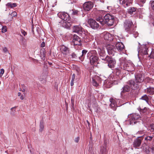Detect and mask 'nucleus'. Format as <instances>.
I'll list each match as a JSON object with an SVG mask.
<instances>
[{"instance_id": "f257e3e1", "label": "nucleus", "mask_w": 154, "mask_h": 154, "mask_svg": "<svg viewBox=\"0 0 154 154\" xmlns=\"http://www.w3.org/2000/svg\"><path fill=\"white\" fill-rule=\"evenodd\" d=\"M129 119L126 121V123L130 125H134L140 119V116L139 114L134 113L131 114L129 116Z\"/></svg>"}, {"instance_id": "f03ea898", "label": "nucleus", "mask_w": 154, "mask_h": 154, "mask_svg": "<svg viewBox=\"0 0 154 154\" xmlns=\"http://www.w3.org/2000/svg\"><path fill=\"white\" fill-rule=\"evenodd\" d=\"M88 58L90 60V63L93 64L97 62L98 57L96 51L95 50L89 51L87 54Z\"/></svg>"}, {"instance_id": "7ed1b4c3", "label": "nucleus", "mask_w": 154, "mask_h": 154, "mask_svg": "<svg viewBox=\"0 0 154 154\" xmlns=\"http://www.w3.org/2000/svg\"><path fill=\"white\" fill-rule=\"evenodd\" d=\"M120 66L121 69L127 70L128 72L133 71L134 69L133 64L125 61L121 62Z\"/></svg>"}, {"instance_id": "20e7f679", "label": "nucleus", "mask_w": 154, "mask_h": 154, "mask_svg": "<svg viewBox=\"0 0 154 154\" xmlns=\"http://www.w3.org/2000/svg\"><path fill=\"white\" fill-rule=\"evenodd\" d=\"M124 26L125 31L128 33L131 34L134 32V25L131 20H125Z\"/></svg>"}, {"instance_id": "39448f33", "label": "nucleus", "mask_w": 154, "mask_h": 154, "mask_svg": "<svg viewBox=\"0 0 154 154\" xmlns=\"http://www.w3.org/2000/svg\"><path fill=\"white\" fill-rule=\"evenodd\" d=\"M57 15L62 20L61 22L62 23L63 22L64 25L63 26L66 25L68 21L69 20V15L66 13L63 12L58 13Z\"/></svg>"}, {"instance_id": "423d86ee", "label": "nucleus", "mask_w": 154, "mask_h": 154, "mask_svg": "<svg viewBox=\"0 0 154 154\" xmlns=\"http://www.w3.org/2000/svg\"><path fill=\"white\" fill-rule=\"evenodd\" d=\"M105 23H106L108 26H112L114 22V16L108 14L104 17Z\"/></svg>"}, {"instance_id": "0eeeda50", "label": "nucleus", "mask_w": 154, "mask_h": 154, "mask_svg": "<svg viewBox=\"0 0 154 154\" xmlns=\"http://www.w3.org/2000/svg\"><path fill=\"white\" fill-rule=\"evenodd\" d=\"M102 60L107 61L108 63V66L111 68H113L116 63L115 60L112 58L107 56L105 58H101Z\"/></svg>"}, {"instance_id": "6e6552de", "label": "nucleus", "mask_w": 154, "mask_h": 154, "mask_svg": "<svg viewBox=\"0 0 154 154\" xmlns=\"http://www.w3.org/2000/svg\"><path fill=\"white\" fill-rule=\"evenodd\" d=\"M88 23L91 27L94 29H97L99 26V25L95 20L90 19L88 20Z\"/></svg>"}, {"instance_id": "1a4fd4ad", "label": "nucleus", "mask_w": 154, "mask_h": 154, "mask_svg": "<svg viewBox=\"0 0 154 154\" xmlns=\"http://www.w3.org/2000/svg\"><path fill=\"white\" fill-rule=\"evenodd\" d=\"M94 5L91 2H85L83 5V9L86 11H88L92 9Z\"/></svg>"}, {"instance_id": "9d476101", "label": "nucleus", "mask_w": 154, "mask_h": 154, "mask_svg": "<svg viewBox=\"0 0 154 154\" xmlns=\"http://www.w3.org/2000/svg\"><path fill=\"white\" fill-rule=\"evenodd\" d=\"M116 100L113 99H112L110 100L111 104L110 105V107L112 108L114 110H116V107L120 106H121L122 104L118 105L117 104L118 100Z\"/></svg>"}, {"instance_id": "9b49d317", "label": "nucleus", "mask_w": 154, "mask_h": 154, "mask_svg": "<svg viewBox=\"0 0 154 154\" xmlns=\"http://www.w3.org/2000/svg\"><path fill=\"white\" fill-rule=\"evenodd\" d=\"M143 140L142 137H138L134 140L133 143V146L136 148H138V147L140 146Z\"/></svg>"}, {"instance_id": "f8f14e48", "label": "nucleus", "mask_w": 154, "mask_h": 154, "mask_svg": "<svg viewBox=\"0 0 154 154\" xmlns=\"http://www.w3.org/2000/svg\"><path fill=\"white\" fill-rule=\"evenodd\" d=\"M81 44L80 38L77 35H74L72 42V44L73 45H80Z\"/></svg>"}, {"instance_id": "ddd939ff", "label": "nucleus", "mask_w": 154, "mask_h": 154, "mask_svg": "<svg viewBox=\"0 0 154 154\" xmlns=\"http://www.w3.org/2000/svg\"><path fill=\"white\" fill-rule=\"evenodd\" d=\"M107 50L108 51V54L113 56L114 55L115 53L116 52V49L115 47L112 45H109L107 48Z\"/></svg>"}, {"instance_id": "4468645a", "label": "nucleus", "mask_w": 154, "mask_h": 154, "mask_svg": "<svg viewBox=\"0 0 154 154\" xmlns=\"http://www.w3.org/2000/svg\"><path fill=\"white\" fill-rule=\"evenodd\" d=\"M148 45H143L141 47V49L138 50V52L142 53L143 54H148Z\"/></svg>"}, {"instance_id": "2eb2a0df", "label": "nucleus", "mask_w": 154, "mask_h": 154, "mask_svg": "<svg viewBox=\"0 0 154 154\" xmlns=\"http://www.w3.org/2000/svg\"><path fill=\"white\" fill-rule=\"evenodd\" d=\"M61 52L64 55H67L69 53V48L64 45H62L60 48Z\"/></svg>"}, {"instance_id": "dca6fc26", "label": "nucleus", "mask_w": 154, "mask_h": 154, "mask_svg": "<svg viewBox=\"0 0 154 154\" xmlns=\"http://www.w3.org/2000/svg\"><path fill=\"white\" fill-rule=\"evenodd\" d=\"M116 48L119 51H122L124 49V46L121 42H118L116 43Z\"/></svg>"}, {"instance_id": "f3484780", "label": "nucleus", "mask_w": 154, "mask_h": 154, "mask_svg": "<svg viewBox=\"0 0 154 154\" xmlns=\"http://www.w3.org/2000/svg\"><path fill=\"white\" fill-rule=\"evenodd\" d=\"M153 133L152 136H149L148 135H146V137H145L144 141V143L145 144H147L150 141H151L154 137Z\"/></svg>"}, {"instance_id": "a211bd4d", "label": "nucleus", "mask_w": 154, "mask_h": 154, "mask_svg": "<svg viewBox=\"0 0 154 154\" xmlns=\"http://www.w3.org/2000/svg\"><path fill=\"white\" fill-rule=\"evenodd\" d=\"M83 30V29L80 25L74 26L73 28V31L74 32L81 33Z\"/></svg>"}, {"instance_id": "6ab92c4d", "label": "nucleus", "mask_w": 154, "mask_h": 154, "mask_svg": "<svg viewBox=\"0 0 154 154\" xmlns=\"http://www.w3.org/2000/svg\"><path fill=\"white\" fill-rule=\"evenodd\" d=\"M102 35L104 39L106 40H111L112 39L111 38V35L108 32H104L102 34Z\"/></svg>"}, {"instance_id": "aec40b11", "label": "nucleus", "mask_w": 154, "mask_h": 154, "mask_svg": "<svg viewBox=\"0 0 154 154\" xmlns=\"http://www.w3.org/2000/svg\"><path fill=\"white\" fill-rule=\"evenodd\" d=\"M133 0H119L120 3L123 5L125 7L128 6L131 3Z\"/></svg>"}, {"instance_id": "412c9836", "label": "nucleus", "mask_w": 154, "mask_h": 154, "mask_svg": "<svg viewBox=\"0 0 154 154\" xmlns=\"http://www.w3.org/2000/svg\"><path fill=\"white\" fill-rule=\"evenodd\" d=\"M136 81L137 82L141 83L143 81V79L142 77V75L141 74H139L135 75Z\"/></svg>"}, {"instance_id": "4be33fe9", "label": "nucleus", "mask_w": 154, "mask_h": 154, "mask_svg": "<svg viewBox=\"0 0 154 154\" xmlns=\"http://www.w3.org/2000/svg\"><path fill=\"white\" fill-rule=\"evenodd\" d=\"M104 48L101 47L98 49V51L99 55L101 57H104L105 56L106 53Z\"/></svg>"}, {"instance_id": "5701e85b", "label": "nucleus", "mask_w": 154, "mask_h": 154, "mask_svg": "<svg viewBox=\"0 0 154 154\" xmlns=\"http://www.w3.org/2000/svg\"><path fill=\"white\" fill-rule=\"evenodd\" d=\"M96 19L97 21L99 22L102 25H104L105 24L104 19H103L102 16H97L96 18Z\"/></svg>"}, {"instance_id": "b1692460", "label": "nucleus", "mask_w": 154, "mask_h": 154, "mask_svg": "<svg viewBox=\"0 0 154 154\" xmlns=\"http://www.w3.org/2000/svg\"><path fill=\"white\" fill-rule=\"evenodd\" d=\"M123 69H121V67L119 66V67L118 68H116L115 70V72L117 75L119 76L121 72Z\"/></svg>"}, {"instance_id": "393cba45", "label": "nucleus", "mask_w": 154, "mask_h": 154, "mask_svg": "<svg viewBox=\"0 0 154 154\" xmlns=\"http://www.w3.org/2000/svg\"><path fill=\"white\" fill-rule=\"evenodd\" d=\"M147 93L150 94H154V88L151 87L147 88Z\"/></svg>"}, {"instance_id": "a878e982", "label": "nucleus", "mask_w": 154, "mask_h": 154, "mask_svg": "<svg viewBox=\"0 0 154 154\" xmlns=\"http://www.w3.org/2000/svg\"><path fill=\"white\" fill-rule=\"evenodd\" d=\"M44 128V124L43 120H42L40 121V128L39 131L40 132H42L43 131Z\"/></svg>"}, {"instance_id": "bb28decb", "label": "nucleus", "mask_w": 154, "mask_h": 154, "mask_svg": "<svg viewBox=\"0 0 154 154\" xmlns=\"http://www.w3.org/2000/svg\"><path fill=\"white\" fill-rule=\"evenodd\" d=\"M147 130L151 132L154 131V124H151L147 128Z\"/></svg>"}, {"instance_id": "cd10ccee", "label": "nucleus", "mask_w": 154, "mask_h": 154, "mask_svg": "<svg viewBox=\"0 0 154 154\" xmlns=\"http://www.w3.org/2000/svg\"><path fill=\"white\" fill-rule=\"evenodd\" d=\"M130 89V87L128 85H125L122 88L123 90L122 91V92L128 91H129Z\"/></svg>"}, {"instance_id": "c85d7f7f", "label": "nucleus", "mask_w": 154, "mask_h": 154, "mask_svg": "<svg viewBox=\"0 0 154 154\" xmlns=\"http://www.w3.org/2000/svg\"><path fill=\"white\" fill-rule=\"evenodd\" d=\"M8 7H10L11 8H13L14 7H15L17 6L16 4V3H12L11 2L8 3L6 5Z\"/></svg>"}, {"instance_id": "c756f323", "label": "nucleus", "mask_w": 154, "mask_h": 154, "mask_svg": "<svg viewBox=\"0 0 154 154\" xmlns=\"http://www.w3.org/2000/svg\"><path fill=\"white\" fill-rule=\"evenodd\" d=\"M78 11L75 9L70 10L69 11V13L72 15H76L78 13Z\"/></svg>"}, {"instance_id": "7c9ffc66", "label": "nucleus", "mask_w": 154, "mask_h": 154, "mask_svg": "<svg viewBox=\"0 0 154 154\" xmlns=\"http://www.w3.org/2000/svg\"><path fill=\"white\" fill-rule=\"evenodd\" d=\"M141 99L143 100H145L147 103H148L149 98L147 95L145 94L143 96H142L141 97Z\"/></svg>"}, {"instance_id": "2f4dec72", "label": "nucleus", "mask_w": 154, "mask_h": 154, "mask_svg": "<svg viewBox=\"0 0 154 154\" xmlns=\"http://www.w3.org/2000/svg\"><path fill=\"white\" fill-rule=\"evenodd\" d=\"M136 11V9L134 8H131L130 9H129L128 10V13L131 14H133V12H134Z\"/></svg>"}, {"instance_id": "473e14b6", "label": "nucleus", "mask_w": 154, "mask_h": 154, "mask_svg": "<svg viewBox=\"0 0 154 154\" xmlns=\"http://www.w3.org/2000/svg\"><path fill=\"white\" fill-rule=\"evenodd\" d=\"M145 152L147 154H149L150 152L151 153V148L150 146H148V147L145 148Z\"/></svg>"}, {"instance_id": "72a5a7b5", "label": "nucleus", "mask_w": 154, "mask_h": 154, "mask_svg": "<svg viewBox=\"0 0 154 154\" xmlns=\"http://www.w3.org/2000/svg\"><path fill=\"white\" fill-rule=\"evenodd\" d=\"M75 96L74 95L72 96L71 98V102L72 106L73 107L74 106V100H75Z\"/></svg>"}, {"instance_id": "f704fd0d", "label": "nucleus", "mask_w": 154, "mask_h": 154, "mask_svg": "<svg viewBox=\"0 0 154 154\" xmlns=\"http://www.w3.org/2000/svg\"><path fill=\"white\" fill-rule=\"evenodd\" d=\"M92 84L94 86L97 87L98 85V84L96 81L94 79H92Z\"/></svg>"}, {"instance_id": "c9c22d12", "label": "nucleus", "mask_w": 154, "mask_h": 154, "mask_svg": "<svg viewBox=\"0 0 154 154\" xmlns=\"http://www.w3.org/2000/svg\"><path fill=\"white\" fill-rule=\"evenodd\" d=\"M102 154H106L107 150L106 148H103L101 150Z\"/></svg>"}, {"instance_id": "e433bc0d", "label": "nucleus", "mask_w": 154, "mask_h": 154, "mask_svg": "<svg viewBox=\"0 0 154 154\" xmlns=\"http://www.w3.org/2000/svg\"><path fill=\"white\" fill-rule=\"evenodd\" d=\"M148 81L150 83H151L153 85H154V79H152L150 78H148Z\"/></svg>"}, {"instance_id": "4c0bfd02", "label": "nucleus", "mask_w": 154, "mask_h": 154, "mask_svg": "<svg viewBox=\"0 0 154 154\" xmlns=\"http://www.w3.org/2000/svg\"><path fill=\"white\" fill-rule=\"evenodd\" d=\"M10 14L13 17H15L17 15V12L15 11L12 12Z\"/></svg>"}, {"instance_id": "58836bf2", "label": "nucleus", "mask_w": 154, "mask_h": 154, "mask_svg": "<svg viewBox=\"0 0 154 154\" xmlns=\"http://www.w3.org/2000/svg\"><path fill=\"white\" fill-rule=\"evenodd\" d=\"M128 84H129L131 86L132 85L134 86V85L135 82L134 81L130 80L128 82Z\"/></svg>"}, {"instance_id": "ea45409f", "label": "nucleus", "mask_w": 154, "mask_h": 154, "mask_svg": "<svg viewBox=\"0 0 154 154\" xmlns=\"http://www.w3.org/2000/svg\"><path fill=\"white\" fill-rule=\"evenodd\" d=\"M151 148V153H154V145L150 146Z\"/></svg>"}, {"instance_id": "a19ab883", "label": "nucleus", "mask_w": 154, "mask_h": 154, "mask_svg": "<svg viewBox=\"0 0 154 154\" xmlns=\"http://www.w3.org/2000/svg\"><path fill=\"white\" fill-rule=\"evenodd\" d=\"M4 70L3 69H1L0 73V77H1L4 73Z\"/></svg>"}, {"instance_id": "79ce46f5", "label": "nucleus", "mask_w": 154, "mask_h": 154, "mask_svg": "<svg viewBox=\"0 0 154 154\" xmlns=\"http://www.w3.org/2000/svg\"><path fill=\"white\" fill-rule=\"evenodd\" d=\"M151 6L152 9L154 11V1H152L150 2Z\"/></svg>"}, {"instance_id": "37998d69", "label": "nucleus", "mask_w": 154, "mask_h": 154, "mask_svg": "<svg viewBox=\"0 0 154 154\" xmlns=\"http://www.w3.org/2000/svg\"><path fill=\"white\" fill-rule=\"evenodd\" d=\"M21 40L23 42V44H25L26 42V39L24 38L23 37H22L21 38Z\"/></svg>"}, {"instance_id": "c03bdc74", "label": "nucleus", "mask_w": 154, "mask_h": 154, "mask_svg": "<svg viewBox=\"0 0 154 154\" xmlns=\"http://www.w3.org/2000/svg\"><path fill=\"white\" fill-rule=\"evenodd\" d=\"M150 57L151 58H154V52L152 51L150 55Z\"/></svg>"}, {"instance_id": "a18cd8bd", "label": "nucleus", "mask_w": 154, "mask_h": 154, "mask_svg": "<svg viewBox=\"0 0 154 154\" xmlns=\"http://www.w3.org/2000/svg\"><path fill=\"white\" fill-rule=\"evenodd\" d=\"M79 139H80L79 137H76V138H75V141L76 143H77L79 141Z\"/></svg>"}, {"instance_id": "49530a36", "label": "nucleus", "mask_w": 154, "mask_h": 154, "mask_svg": "<svg viewBox=\"0 0 154 154\" xmlns=\"http://www.w3.org/2000/svg\"><path fill=\"white\" fill-rule=\"evenodd\" d=\"M21 33L24 36H25L27 35V33L24 30H22L21 31Z\"/></svg>"}, {"instance_id": "de8ad7c7", "label": "nucleus", "mask_w": 154, "mask_h": 154, "mask_svg": "<svg viewBox=\"0 0 154 154\" xmlns=\"http://www.w3.org/2000/svg\"><path fill=\"white\" fill-rule=\"evenodd\" d=\"M7 31L6 29V27H3L2 28V32L3 33H5Z\"/></svg>"}, {"instance_id": "09e8293b", "label": "nucleus", "mask_w": 154, "mask_h": 154, "mask_svg": "<svg viewBox=\"0 0 154 154\" xmlns=\"http://www.w3.org/2000/svg\"><path fill=\"white\" fill-rule=\"evenodd\" d=\"M87 52V51L85 50H83L82 51V56H83Z\"/></svg>"}, {"instance_id": "8fccbe9b", "label": "nucleus", "mask_w": 154, "mask_h": 154, "mask_svg": "<svg viewBox=\"0 0 154 154\" xmlns=\"http://www.w3.org/2000/svg\"><path fill=\"white\" fill-rule=\"evenodd\" d=\"M75 74H73V75H72V80H71L72 81H74V79H75Z\"/></svg>"}, {"instance_id": "3c124183", "label": "nucleus", "mask_w": 154, "mask_h": 154, "mask_svg": "<svg viewBox=\"0 0 154 154\" xmlns=\"http://www.w3.org/2000/svg\"><path fill=\"white\" fill-rule=\"evenodd\" d=\"M3 51V52L5 53H7L8 51L6 47L4 48Z\"/></svg>"}, {"instance_id": "603ef678", "label": "nucleus", "mask_w": 154, "mask_h": 154, "mask_svg": "<svg viewBox=\"0 0 154 154\" xmlns=\"http://www.w3.org/2000/svg\"><path fill=\"white\" fill-rule=\"evenodd\" d=\"M45 46V43L44 42H43L42 43L41 45V47L42 48H43Z\"/></svg>"}, {"instance_id": "864d4df0", "label": "nucleus", "mask_w": 154, "mask_h": 154, "mask_svg": "<svg viewBox=\"0 0 154 154\" xmlns=\"http://www.w3.org/2000/svg\"><path fill=\"white\" fill-rule=\"evenodd\" d=\"M134 33L135 34V35H136V36H135V37L138 35V33L137 32H134L132 34H134Z\"/></svg>"}, {"instance_id": "5fc2aeb1", "label": "nucleus", "mask_w": 154, "mask_h": 154, "mask_svg": "<svg viewBox=\"0 0 154 154\" xmlns=\"http://www.w3.org/2000/svg\"><path fill=\"white\" fill-rule=\"evenodd\" d=\"M92 147L90 146L89 148L88 151L90 152H91L92 151Z\"/></svg>"}, {"instance_id": "6e6d98bb", "label": "nucleus", "mask_w": 154, "mask_h": 154, "mask_svg": "<svg viewBox=\"0 0 154 154\" xmlns=\"http://www.w3.org/2000/svg\"><path fill=\"white\" fill-rule=\"evenodd\" d=\"M141 2H142V3H145L146 0H139Z\"/></svg>"}, {"instance_id": "4d7b16f0", "label": "nucleus", "mask_w": 154, "mask_h": 154, "mask_svg": "<svg viewBox=\"0 0 154 154\" xmlns=\"http://www.w3.org/2000/svg\"><path fill=\"white\" fill-rule=\"evenodd\" d=\"M74 85V81H71V86H73Z\"/></svg>"}, {"instance_id": "13d9d810", "label": "nucleus", "mask_w": 154, "mask_h": 154, "mask_svg": "<svg viewBox=\"0 0 154 154\" xmlns=\"http://www.w3.org/2000/svg\"><path fill=\"white\" fill-rule=\"evenodd\" d=\"M33 29H34V26H33V25H32L31 27V29H32V31L33 33H34Z\"/></svg>"}, {"instance_id": "bf43d9fd", "label": "nucleus", "mask_w": 154, "mask_h": 154, "mask_svg": "<svg viewBox=\"0 0 154 154\" xmlns=\"http://www.w3.org/2000/svg\"><path fill=\"white\" fill-rule=\"evenodd\" d=\"M20 99L21 100H23L24 99V97L23 95H21L20 97Z\"/></svg>"}, {"instance_id": "052dcab7", "label": "nucleus", "mask_w": 154, "mask_h": 154, "mask_svg": "<svg viewBox=\"0 0 154 154\" xmlns=\"http://www.w3.org/2000/svg\"><path fill=\"white\" fill-rule=\"evenodd\" d=\"M146 110V108H144V110H143V109H141V111H140L141 112H143L142 111H145Z\"/></svg>"}, {"instance_id": "680f3d73", "label": "nucleus", "mask_w": 154, "mask_h": 154, "mask_svg": "<svg viewBox=\"0 0 154 154\" xmlns=\"http://www.w3.org/2000/svg\"><path fill=\"white\" fill-rule=\"evenodd\" d=\"M100 2H102V3H103L104 2V0H100Z\"/></svg>"}, {"instance_id": "e2e57ef3", "label": "nucleus", "mask_w": 154, "mask_h": 154, "mask_svg": "<svg viewBox=\"0 0 154 154\" xmlns=\"http://www.w3.org/2000/svg\"><path fill=\"white\" fill-rule=\"evenodd\" d=\"M21 93L20 92H18V96H20L21 95Z\"/></svg>"}, {"instance_id": "0e129e2a", "label": "nucleus", "mask_w": 154, "mask_h": 154, "mask_svg": "<svg viewBox=\"0 0 154 154\" xmlns=\"http://www.w3.org/2000/svg\"><path fill=\"white\" fill-rule=\"evenodd\" d=\"M15 109V107H13L12 108H11V110H12V111H13V110L14 109Z\"/></svg>"}, {"instance_id": "69168bd1", "label": "nucleus", "mask_w": 154, "mask_h": 154, "mask_svg": "<svg viewBox=\"0 0 154 154\" xmlns=\"http://www.w3.org/2000/svg\"><path fill=\"white\" fill-rule=\"evenodd\" d=\"M25 91V90L24 89H23L22 90V91L23 92H24Z\"/></svg>"}, {"instance_id": "338daca9", "label": "nucleus", "mask_w": 154, "mask_h": 154, "mask_svg": "<svg viewBox=\"0 0 154 154\" xmlns=\"http://www.w3.org/2000/svg\"><path fill=\"white\" fill-rule=\"evenodd\" d=\"M102 12V11H100V13H101V12Z\"/></svg>"}, {"instance_id": "774afa93", "label": "nucleus", "mask_w": 154, "mask_h": 154, "mask_svg": "<svg viewBox=\"0 0 154 154\" xmlns=\"http://www.w3.org/2000/svg\"><path fill=\"white\" fill-rule=\"evenodd\" d=\"M87 122H88V123H89V122H88V121H87Z\"/></svg>"}]
</instances>
